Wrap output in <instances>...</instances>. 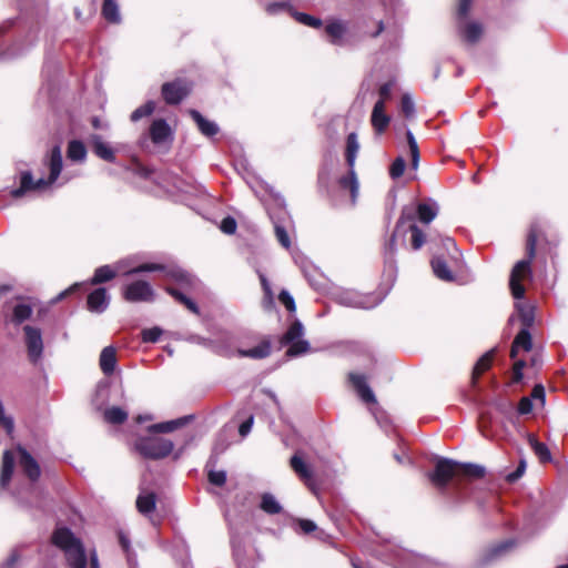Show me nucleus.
<instances>
[{"label":"nucleus","mask_w":568,"mask_h":568,"mask_svg":"<svg viewBox=\"0 0 568 568\" xmlns=\"http://www.w3.org/2000/svg\"><path fill=\"white\" fill-rule=\"evenodd\" d=\"M271 353V346L268 343H261L250 349H240L239 355L242 357H251V358H264L268 356Z\"/></svg>","instance_id":"obj_29"},{"label":"nucleus","mask_w":568,"mask_h":568,"mask_svg":"<svg viewBox=\"0 0 568 568\" xmlns=\"http://www.w3.org/2000/svg\"><path fill=\"white\" fill-rule=\"evenodd\" d=\"M464 38L469 43H475L479 40L483 33V28L477 22H469L463 29Z\"/></svg>","instance_id":"obj_38"},{"label":"nucleus","mask_w":568,"mask_h":568,"mask_svg":"<svg viewBox=\"0 0 568 568\" xmlns=\"http://www.w3.org/2000/svg\"><path fill=\"white\" fill-rule=\"evenodd\" d=\"M532 347L531 335L527 328H521L520 332L516 335L510 351L511 358L517 356L519 349H524L525 352H529Z\"/></svg>","instance_id":"obj_20"},{"label":"nucleus","mask_w":568,"mask_h":568,"mask_svg":"<svg viewBox=\"0 0 568 568\" xmlns=\"http://www.w3.org/2000/svg\"><path fill=\"white\" fill-rule=\"evenodd\" d=\"M163 331L158 327V326H154V327H151V328H144L142 332H141V336H142V341L144 343H155L159 341V338L161 337Z\"/></svg>","instance_id":"obj_41"},{"label":"nucleus","mask_w":568,"mask_h":568,"mask_svg":"<svg viewBox=\"0 0 568 568\" xmlns=\"http://www.w3.org/2000/svg\"><path fill=\"white\" fill-rule=\"evenodd\" d=\"M471 6V0H459L458 14L466 17Z\"/></svg>","instance_id":"obj_59"},{"label":"nucleus","mask_w":568,"mask_h":568,"mask_svg":"<svg viewBox=\"0 0 568 568\" xmlns=\"http://www.w3.org/2000/svg\"><path fill=\"white\" fill-rule=\"evenodd\" d=\"M173 443L161 437H141L135 442V449L145 458L161 459L173 450Z\"/></svg>","instance_id":"obj_8"},{"label":"nucleus","mask_w":568,"mask_h":568,"mask_svg":"<svg viewBox=\"0 0 568 568\" xmlns=\"http://www.w3.org/2000/svg\"><path fill=\"white\" fill-rule=\"evenodd\" d=\"M293 16L296 19V21H298L302 24L313 28H320L322 26V21L320 19L314 18L307 13L294 12Z\"/></svg>","instance_id":"obj_43"},{"label":"nucleus","mask_w":568,"mask_h":568,"mask_svg":"<svg viewBox=\"0 0 568 568\" xmlns=\"http://www.w3.org/2000/svg\"><path fill=\"white\" fill-rule=\"evenodd\" d=\"M486 470L485 467L476 464H462L448 458H439L436 462L435 469L429 474V480L439 489H444L454 478H481Z\"/></svg>","instance_id":"obj_2"},{"label":"nucleus","mask_w":568,"mask_h":568,"mask_svg":"<svg viewBox=\"0 0 568 568\" xmlns=\"http://www.w3.org/2000/svg\"><path fill=\"white\" fill-rule=\"evenodd\" d=\"M493 356L494 349L487 352L477 361L473 371V383H476V379L490 367Z\"/></svg>","instance_id":"obj_34"},{"label":"nucleus","mask_w":568,"mask_h":568,"mask_svg":"<svg viewBox=\"0 0 568 568\" xmlns=\"http://www.w3.org/2000/svg\"><path fill=\"white\" fill-rule=\"evenodd\" d=\"M136 508L143 515H149L155 508V495L153 493H141L136 499Z\"/></svg>","instance_id":"obj_26"},{"label":"nucleus","mask_w":568,"mask_h":568,"mask_svg":"<svg viewBox=\"0 0 568 568\" xmlns=\"http://www.w3.org/2000/svg\"><path fill=\"white\" fill-rule=\"evenodd\" d=\"M525 469H526V462L525 460H520L517 469L515 471L508 474L507 480L510 481V483L516 481L517 479H519L524 475Z\"/></svg>","instance_id":"obj_52"},{"label":"nucleus","mask_w":568,"mask_h":568,"mask_svg":"<svg viewBox=\"0 0 568 568\" xmlns=\"http://www.w3.org/2000/svg\"><path fill=\"white\" fill-rule=\"evenodd\" d=\"M349 381L363 402L368 403V404L376 403L375 395H374L373 390L371 389V387L367 385L366 378L364 375L352 373V374H349Z\"/></svg>","instance_id":"obj_17"},{"label":"nucleus","mask_w":568,"mask_h":568,"mask_svg":"<svg viewBox=\"0 0 568 568\" xmlns=\"http://www.w3.org/2000/svg\"><path fill=\"white\" fill-rule=\"evenodd\" d=\"M531 397L535 399H540L542 403L545 400V388L542 385H536L531 392Z\"/></svg>","instance_id":"obj_60"},{"label":"nucleus","mask_w":568,"mask_h":568,"mask_svg":"<svg viewBox=\"0 0 568 568\" xmlns=\"http://www.w3.org/2000/svg\"><path fill=\"white\" fill-rule=\"evenodd\" d=\"M45 163L50 170L48 179L41 178L34 181L30 172H22L20 178V186L18 189L10 191L11 196L14 199L21 197L29 191L42 190L44 187H48L58 180L62 171V153L61 148L59 145L52 148Z\"/></svg>","instance_id":"obj_3"},{"label":"nucleus","mask_w":568,"mask_h":568,"mask_svg":"<svg viewBox=\"0 0 568 568\" xmlns=\"http://www.w3.org/2000/svg\"><path fill=\"white\" fill-rule=\"evenodd\" d=\"M19 465L23 473L32 481L37 480L40 476V467L36 459L22 447H18Z\"/></svg>","instance_id":"obj_14"},{"label":"nucleus","mask_w":568,"mask_h":568,"mask_svg":"<svg viewBox=\"0 0 568 568\" xmlns=\"http://www.w3.org/2000/svg\"><path fill=\"white\" fill-rule=\"evenodd\" d=\"M90 568H100L99 559L94 551L90 554Z\"/></svg>","instance_id":"obj_64"},{"label":"nucleus","mask_w":568,"mask_h":568,"mask_svg":"<svg viewBox=\"0 0 568 568\" xmlns=\"http://www.w3.org/2000/svg\"><path fill=\"white\" fill-rule=\"evenodd\" d=\"M432 267H433L434 274L439 280L447 281V282L454 280L453 272L448 268L446 262L443 258H440V257L433 258Z\"/></svg>","instance_id":"obj_28"},{"label":"nucleus","mask_w":568,"mask_h":568,"mask_svg":"<svg viewBox=\"0 0 568 568\" xmlns=\"http://www.w3.org/2000/svg\"><path fill=\"white\" fill-rule=\"evenodd\" d=\"M190 92V85L178 79L172 82H166L162 85V95L166 103L178 104L180 103Z\"/></svg>","instance_id":"obj_12"},{"label":"nucleus","mask_w":568,"mask_h":568,"mask_svg":"<svg viewBox=\"0 0 568 568\" xmlns=\"http://www.w3.org/2000/svg\"><path fill=\"white\" fill-rule=\"evenodd\" d=\"M406 139H407V144H408L409 153H410V158H412V168L414 170H417L418 164H419V149H418L417 141L410 130L406 131Z\"/></svg>","instance_id":"obj_39"},{"label":"nucleus","mask_w":568,"mask_h":568,"mask_svg":"<svg viewBox=\"0 0 568 568\" xmlns=\"http://www.w3.org/2000/svg\"><path fill=\"white\" fill-rule=\"evenodd\" d=\"M168 292L172 296H174L179 302L184 304L191 312H193V313H197L199 312L196 304L192 300L186 297L184 294L180 293L178 290L168 288Z\"/></svg>","instance_id":"obj_44"},{"label":"nucleus","mask_w":568,"mask_h":568,"mask_svg":"<svg viewBox=\"0 0 568 568\" xmlns=\"http://www.w3.org/2000/svg\"><path fill=\"white\" fill-rule=\"evenodd\" d=\"M24 336H26V346L29 361L32 364H38L43 354V341L41 331L37 327L26 325L23 327Z\"/></svg>","instance_id":"obj_11"},{"label":"nucleus","mask_w":568,"mask_h":568,"mask_svg":"<svg viewBox=\"0 0 568 568\" xmlns=\"http://www.w3.org/2000/svg\"><path fill=\"white\" fill-rule=\"evenodd\" d=\"M292 469L300 476L301 479L307 481L313 477L312 470L308 465L297 455L291 458Z\"/></svg>","instance_id":"obj_27"},{"label":"nucleus","mask_w":568,"mask_h":568,"mask_svg":"<svg viewBox=\"0 0 568 568\" xmlns=\"http://www.w3.org/2000/svg\"><path fill=\"white\" fill-rule=\"evenodd\" d=\"M261 508L271 515L280 514L282 506L272 494H264L261 500Z\"/></svg>","instance_id":"obj_36"},{"label":"nucleus","mask_w":568,"mask_h":568,"mask_svg":"<svg viewBox=\"0 0 568 568\" xmlns=\"http://www.w3.org/2000/svg\"><path fill=\"white\" fill-rule=\"evenodd\" d=\"M209 481L215 486H223L226 481V473L224 470L209 469L207 473Z\"/></svg>","instance_id":"obj_46"},{"label":"nucleus","mask_w":568,"mask_h":568,"mask_svg":"<svg viewBox=\"0 0 568 568\" xmlns=\"http://www.w3.org/2000/svg\"><path fill=\"white\" fill-rule=\"evenodd\" d=\"M339 184L343 189H349L353 200L358 193V181L354 168H349L347 175L339 179Z\"/></svg>","instance_id":"obj_33"},{"label":"nucleus","mask_w":568,"mask_h":568,"mask_svg":"<svg viewBox=\"0 0 568 568\" xmlns=\"http://www.w3.org/2000/svg\"><path fill=\"white\" fill-rule=\"evenodd\" d=\"M125 301L131 303L152 302L154 291L151 284L144 280H136L125 285L122 291Z\"/></svg>","instance_id":"obj_10"},{"label":"nucleus","mask_w":568,"mask_h":568,"mask_svg":"<svg viewBox=\"0 0 568 568\" xmlns=\"http://www.w3.org/2000/svg\"><path fill=\"white\" fill-rule=\"evenodd\" d=\"M519 315L523 322L524 328H529L534 322V314L531 308L528 307H519Z\"/></svg>","instance_id":"obj_48"},{"label":"nucleus","mask_w":568,"mask_h":568,"mask_svg":"<svg viewBox=\"0 0 568 568\" xmlns=\"http://www.w3.org/2000/svg\"><path fill=\"white\" fill-rule=\"evenodd\" d=\"M90 143L92 144L93 152L102 160L108 162H114L115 155L112 148L105 143L102 138L98 134L90 136Z\"/></svg>","instance_id":"obj_18"},{"label":"nucleus","mask_w":568,"mask_h":568,"mask_svg":"<svg viewBox=\"0 0 568 568\" xmlns=\"http://www.w3.org/2000/svg\"><path fill=\"white\" fill-rule=\"evenodd\" d=\"M358 150L359 143L357 134L352 132L347 135L346 140V162L349 168H354Z\"/></svg>","instance_id":"obj_24"},{"label":"nucleus","mask_w":568,"mask_h":568,"mask_svg":"<svg viewBox=\"0 0 568 568\" xmlns=\"http://www.w3.org/2000/svg\"><path fill=\"white\" fill-rule=\"evenodd\" d=\"M405 168V160L402 156L396 158L389 168L390 178L393 180L400 178L404 174Z\"/></svg>","instance_id":"obj_42"},{"label":"nucleus","mask_w":568,"mask_h":568,"mask_svg":"<svg viewBox=\"0 0 568 568\" xmlns=\"http://www.w3.org/2000/svg\"><path fill=\"white\" fill-rule=\"evenodd\" d=\"M100 368L104 375H111L116 366V352L112 346L102 349L99 359Z\"/></svg>","instance_id":"obj_19"},{"label":"nucleus","mask_w":568,"mask_h":568,"mask_svg":"<svg viewBox=\"0 0 568 568\" xmlns=\"http://www.w3.org/2000/svg\"><path fill=\"white\" fill-rule=\"evenodd\" d=\"M274 229L277 241L283 247L288 248L291 246V241L286 230L277 223H275Z\"/></svg>","instance_id":"obj_47"},{"label":"nucleus","mask_w":568,"mask_h":568,"mask_svg":"<svg viewBox=\"0 0 568 568\" xmlns=\"http://www.w3.org/2000/svg\"><path fill=\"white\" fill-rule=\"evenodd\" d=\"M420 568H443L439 564L428 560V559H420Z\"/></svg>","instance_id":"obj_63"},{"label":"nucleus","mask_w":568,"mask_h":568,"mask_svg":"<svg viewBox=\"0 0 568 568\" xmlns=\"http://www.w3.org/2000/svg\"><path fill=\"white\" fill-rule=\"evenodd\" d=\"M335 298L341 305L356 308H372L377 304L376 301L371 302L369 296L362 295L352 290L337 292Z\"/></svg>","instance_id":"obj_13"},{"label":"nucleus","mask_w":568,"mask_h":568,"mask_svg":"<svg viewBox=\"0 0 568 568\" xmlns=\"http://www.w3.org/2000/svg\"><path fill=\"white\" fill-rule=\"evenodd\" d=\"M155 104L153 101H149L145 104L139 106L131 113V121L138 122L144 116H149L153 113Z\"/></svg>","instance_id":"obj_40"},{"label":"nucleus","mask_w":568,"mask_h":568,"mask_svg":"<svg viewBox=\"0 0 568 568\" xmlns=\"http://www.w3.org/2000/svg\"><path fill=\"white\" fill-rule=\"evenodd\" d=\"M20 559L21 556L19 550L14 549L1 568H16V565Z\"/></svg>","instance_id":"obj_54"},{"label":"nucleus","mask_w":568,"mask_h":568,"mask_svg":"<svg viewBox=\"0 0 568 568\" xmlns=\"http://www.w3.org/2000/svg\"><path fill=\"white\" fill-rule=\"evenodd\" d=\"M304 326L300 321H294L282 337L283 345H290L286 351L288 357L301 356L310 352L308 341L303 338Z\"/></svg>","instance_id":"obj_9"},{"label":"nucleus","mask_w":568,"mask_h":568,"mask_svg":"<svg viewBox=\"0 0 568 568\" xmlns=\"http://www.w3.org/2000/svg\"><path fill=\"white\" fill-rule=\"evenodd\" d=\"M220 229L225 234H234L236 231V221L231 216H226L222 220Z\"/></svg>","instance_id":"obj_51"},{"label":"nucleus","mask_w":568,"mask_h":568,"mask_svg":"<svg viewBox=\"0 0 568 568\" xmlns=\"http://www.w3.org/2000/svg\"><path fill=\"white\" fill-rule=\"evenodd\" d=\"M103 18L111 23H120L121 14L119 6L114 0H104L102 6Z\"/></svg>","instance_id":"obj_25"},{"label":"nucleus","mask_w":568,"mask_h":568,"mask_svg":"<svg viewBox=\"0 0 568 568\" xmlns=\"http://www.w3.org/2000/svg\"><path fill=\"white\" fill-rule=\"evenodd\" d=\"M437 213L438 206L436 202L433 201L418 203L416 207H403L394 234L389 241L388 250L394 252L396 237L400 235L404 236L407 232L410 233L412 248L415 251L419 250L425 243V234L415 223V216L417 215L420 223L429 224L437 216Z\"/></svg>","instance_id":"obj_1"},{"label":"nucleus","mask_w":568,"mask_h":568,"mask_svg":"<svg viewBox=\"0 0 568 568\" xmlns=\"http://www.w3.org/2000/svg\"><path fill=\"white\" fill-rule=\"evenodd\" d=\"M80 286V284L75 283L73 284L72 286H70L68 290L61 292L59 295H57L53 300L54 303L63 300L65 296H68L70 293L74 292L78 287Z\"/></svg>","instance_id":"obj_62"},{"label":"nucleus","mask_w":568,"mask_h":568,"mask_svg":"<svg viewBox=\"0 0 568 568\" xmlns=\"http://www.w3.org/2000/svg\"><path fill=\"white\" fill-rule=\"evenodd\" d=\"M53 544L59 547L65 556L70 568H85L87 555L82 542L74 537L68 528H57L52 535Z\"/></svg>","instance_id":"obj_4"},{"label":"nucleus","mask_w":568,"mask_h":568,"mask_svg":"<svg viewBox=\"0 0 568 568\" xmlns=\"http://www.w3.org/2000/svg\"><path fill=\"white\" fill-rule=\"evenodd\" d=\"M532 409L531 399L528 397H523L518 405V412L523 415L529 414Z\"/></svg>","instance_id":"obj_55"},{"label":"nucleus","mask_w":568,"mask_h":568,"mask_svg":"<svg viewBox=\"0 0 568 568\" xmlns=\"http://www.w3.org/2000/svg\"><path fill=\"white\" fill-rule=\"evenodd\" d=\"M278 298H280L281 303L287 308V311H290L292 313L295 312V310H296L295 301H294L293 296L287 291H282L278 295Z\"/></svg>","instance_id":"obj_50"},{"label":"nucleus","mask_w":568,"mask_h":568,"mask_svg":"<svg viewBox=\"0 0 568 568\" xmlns=\"http://www.w3.org/2000/svg\"><path fill=\"white\" fill-rule=\"evenodd\" d=\"M298 526L305 534H310L316 529L315 523L310 519H300Z\"/></svg>","instance_id":"obj_57"},{"label":"nucleus","mask_w":568,"mask_h":568,"mask_svg":"<svg viewBox=\"0 0 568 568\" xmlns=\"http://www.w3.org/2000/svg\"><path fill=\"white\" fill-rule=\"evenodd\" d=\"M110 303L106 290L103 287L97 288L88 296V310L93 313H103Z\"/></svg>","instance_id":"obj_16"},{"label":"nucleus","mask_w":568,"mask_h":568,"mask_svg":"<svg viewBox=\"0 0 568 568\" xmlns=\"http://www.w3.org/2000/svg\"><path fill=\"white\" fill-rule=\"evenodd\" d=\"M104 418L110 424H122L128 418V413L120 407L113 406L104 412Z\"/></svg>","instance_id":"obj_37"},{"label":"nucleus","mask_w":568,"mask_h":568,"mask_svg":"<svg viewBox=\"0 0 568 568\" xmlns=\"http://www.w3.org/2000/svg\"><path fill=\"white\" fill-rule=\"evenodd\" d=\"M252 425H253V416H251L248 419H246L245 422H243L240 425V428H239L240 435L243 437L246 436L251 432Z\"/></svg>","instance_id":"obj_58"},{"label":"nucleus","mask_w":568,"mask_h":568,"mask_svg":"<svg viewBox=\"0 0 568 568\" xmlns=\"http://www.w3.org/2000/svg\"><path fill=\"white\" fill-rule=\"evenodd\" d=\"M87 156V150L81 141L73 140L68 145V158L72 161H83Z\"/></svg>","instance_id":"obj_35"},{"label":"nucleus","mask_w":568,"mask_h":568,"mask_svg":"<svg viewBox=\"0 0 568 568\" xmlns=\"http://www.w3.org/2000/svg\"><path fill=\"white\" fill-rule=\"evenodd\" d=\"M402 112L406 118H413L415 114V104L409 94H404L400 102Z\"/></svg>","instance_id":"obj_45"},{"label":"nucleus","mask_w":568,"mask_h":568,"mask_svg":"<svg viewBox=\"0 0 568 568\" xmlns=\"http://www.w3.org/2000/svg\"><path fill=\"white\" fill-rule=\"evenodd\" d=\"M284 9H288L290 10V6L286 2H274V3H270L266 7V11L270 14H275V13H277L281 10H284Z\"/></svg>","instance_id":"obj_56"},{"label":"nucleus","mask_w":568,"mask_h":568,"mask_svg":"<svg viewBox=\"0 0 568 568\" xmlns=\"http://www.w3.org/2000/svg\"><path fill=\"white\" fill-rule=\"evenodd\" d=\"M258 277H260V281H261V284H262V287L265 292V295L268 297V298H272V290H271V285L267 281V278L265 277L264 274L260 273L258 274Z\"/></svg>","instance_id":"obj_61"},{"label":"nucleus","mask_w":568,"mask_h":568,"mask_svg":"<svg viewBox=\"0 0 568 568\" xmlns=\"http://www.w3.org/2000/svg\"><path fill=\"white\" fill-rule=\"evenodd\" d=\"M535 246H536V236L534 234H529L527 241V260H521L516 263L514 266L509 285L511 288V293L515 298H521L525 294V288L520 284V281L530 272V262L535 256Z\"/></svg>","instance_id":"obj_6"},{"label":"nucleus","mask_w":568,"mask_h":568,"mask_svg":"<svg viewBox=\"0 0 568 568\" xmlns=\"http://www.w3.org/2000/svg\"><path fill=\"white\" fill-rule=\"evenodd\" d=\"M389 122L390 116L386 114L383 101H376L371 115V123L373 129L377 134H382L389 125Z\"/></svg>","instance_id":"obj_15"},{"label":"nucleus","mask_w":568,"mask_h":568,"mask_svg":"<svg viewBox=\"0 0 568 568\" xmlns=\"http://www.w3.org/2000/svg\"><path fill=\"white\" fill-rule=\"evenodd\" d=\"M14 466V457L11 452L6 450L2 458V469L0 475V485L6 488L11 479Z\"/></svg>","instance_id":"obj_23"},{"label":"nucleus","mask_w":568,"mask_h":568,"mask_svg":"<svg viewBox=\"0 0 568 568\" xmlns=\"http://www.w3.org/2000/svg\"><path fill=\"white\" fill-rule=\"evenodd\" d=\"M163 266L156 263H144L135 267H128L126 261H119L114 265H102L94 272L90 283L93 285L101 284L113 280L119 273L123 275H133L142 272L161 271Z\"/></svg>","instance_id":"obj_5"},{"label":"nucleus","mask_w":568,"mask_h":568,"mask_svg":"<svg viewBox=\"0 0 568 568\" xmlns=\"http://www.w3.org/2000/svg\"><path fill=\"white\" fill-rule=\"evenodd\" d=\"M528 443L541 463L551 460V455L548 447L544 443L538 442L534 435L528 436Z\"/></svg>","instance_id":"obj_31"},{"label":"nucleus","mask_w":568,"mask_h":568,"mask_svg":"<svg viewBox=\"0 0 568 568\" xmlns=\"http://www.w3.org/2000/svg\"><path fill=\"white\" fill-rule=\"evenodd\" d=\"M393 89V82H386L379 88V99L378 101H383V104L385 105V102L389 99L390 92Z\"/></svg>","instance_id":"obj_53"},{"label":"nucleus","mask_w":568,"mask_h":568,"mask_svg":"<svg viewBox=\"0 0 568 568\" xmlns=\"http://www.w3.org/2000/svg\"><path fill=\"white\" fill-rule=\"evenodd\" d=\"M513 545L514 541L511 540L504 541L497 545L496 547L491 548L488 552V557L490 559L497 558L498 556L503 555L508 548L513 547Z\"/></svg>","instance_id":"obj_49"},{"label":"nucleus","mask_w":568,"mask_h":568,"mask_svg":"<svg viewBox=\"0 0 568 568\" xmlns=\"http://www.w3.org/2000/svg\"><path fill=\"white\" fill-rule=\"evenodd\" d=\"M347 26L341 20L329 21L325 27L326 34L331 38V43L339 45L346 33Z\"/></svg>","instance_id":"obj_21"},{"label":"nucleus","mask_w":568,"mask_h":568,"mask_svg":"<svg viewBox=\"0 0 568 568\" xmlns=\"http://www.w3.org/2000/svg\"><path fill=\"white\" fill-rule=\"evenodd\" d=\"M190 114L197 124L199 130L206 136H213L219 132V126L215 122L209 121L202 116L196 110H191Z\"/></svg>","instance_id":"obj_22"},{"label":"nucleus","mask_w":568,"mask_h":568,"mask_svg":"<svg viewBox=\"0 0 568 568\" xmlns=\"http://www.w3.org/2000/svg\"><path fill=\"white\" fill-rule=\"evenodd\" d=\"M187 420V417H183V418H179V419H174V420H170V422H164V423H159V424H154V425H151L148 430L150 433H171L173 430H175L178 427L184 425Z\"/></svg>","instance_id":"obj_30"},{"label":"nucleus","mask_w":568,"mask_h":568,"mask_svg":"<svg viewBox=\"0 0 568 568\" xmlns=\"http://www.w3.org/2000/svg\"><path fill=\"white\" fill-rule=\"evenodd\" d=\"M32 315V307L23 302H19L14 305L12 312V322L16 324H21L22 322L30 318Z\"/></svg>","instance_id":"obj_32"},{"label":"nucleus","mask_w":568,"mask_h":568,"mask_svg":"<svg viewBox=\"0 0 568 568\" xmlns=\"http://www.w3.org/2000/svg\"><path fill=\"white\" fill-rule=\"evenodd\" d=\"M149 140L159 148H164L168 150L173 141V132L171 126L164 119L154 120L149 131L140 138L141 148L149 146Z\"/></svg>","instance_id":"obj_7"}]
</instances>
